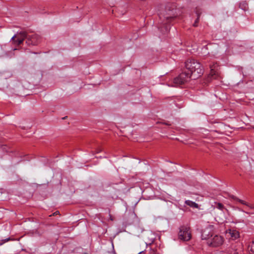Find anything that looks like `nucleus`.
I'll list each match as a JSON object with an SVG mask.
<instances>
[{
	"label": "nucleus",
	"instance_id": "2",
	"mask_svg": "<svg viewBox=\"0 0 254 254\" xmlns=\"http://www.w3.org/2000/svg\"><path fill=\"white\" fill-rule=\"evenodd\" d=\"M160 19L162 20L164 25L169 23L175 17L173 9L166 8L159 14Z\"/></svg>",
	"mask_w": 254,
	"mask_h": 254
},
{
	"label": "nucleus",
	"instance_id": "8",
	"mask_svg": "<svg viewBox=\"0 0 254 254\" xmlns=\"http://www.w3.org/2000/svg\"><path fill=\"white\" fill-rule=\"evenodd\" d=\"M226 234L228 236H230V238L235 240L239 237V233L235 230H229L226 232Z\"/></svg>",
	"mask_w": 254,
	"mask_h": 254
},
{
	"label": "nucleus",
	"instance_id": "4",
	"mask_svg": "<svg viewBox=\"0 0 254 254\" xmlns=\"http://www.w3.org/2000/svg\"><path fill=\"white\" fill-rule=\"evenodd\" d=\"M223 242V238L221 236L216 235L212 238L208 240L207 244L209 246L217 247L222 245Z\"/></svg>",
	"mask_w": 254,
	"mask_h": 254
},
{
	"label": "nucleus",
	"instance_id": "7",
	"mask_svg": "<svg viewBox=\"0 0 254 254\" xmlns=\"http://www.w3.org/2000/svg\"><path fill=\"white\" fill-rule=\"evenodd\" d=\"M40 38V36L37 34H33L28 38L26 43L29 45H36L38 43Z\"/></svg>",
	"mask_w": 254,
	"mask_h": 254
},
{
	"label": "nucleus",
	"instance_id": "6",
	"mask_svg": "<svg viewBox=\"0 0 254 254\" xmlns=\"http://www.w3.org/2000/svg\"><path fill=\"white\" fill-rule=\"evenodd\" d=\"M212 226H208L203 230L201 233V238L203 240H209L213 236Z\"/></svg>",
	"mask_w": 254,
	"mask_h": 254
},
{
	"label": "nucleus",
	"instance_id": "1",
	"mask_svg": "<svg viewBox=\"0 0 254 254\" xmlns=\"http://www.w3.org/2000/svg\"><path fill=\"white\" fill-rule=\"evenodd\" d=\"M187 72L181 73L174 79L173 84L171 86H177L185 83L189 79H195L203 73V68L200 64L194 59H189L185 63Z\"/></svg>",
	"mask_w": 254,
	"mask_h": 254
},
{
	"label": "nucleus",
	"instance_id": "3",
	"mask_svg": "<svg viewBox=\"0 0 254 254\" xmlns=\"http://www.w3.org/2000/svg\"><path fill=\"white\" fill-rule=\"evenodd\" d=\"M191 232L189 226H183L180 227L179 233V238L180 239L184 241H188L191 239Z\"/></svg>",
	"mask_w": 254,
	"mask_h": 254
},
{
	"label": "nucleus",
	"instance_id": "14",
	"mask_svg": "<svg viewBox=\"0 0 254 254\" xmlns=\"http://www.w3.org/2000/svg\"><path fill=\"white\" fill-rule=\"evenodd\" d=\"M10 240V238H6L5 239H3L1 240V242L0 243V246H1L4 243L9 241Z\"/></svg>",
	"mask_w": 254,
	"mask_h": 254
},
{
	"label": "nucleus",
	"instance_id": "10",
	"mask_svg": "<svg viewBox=\"0 0 254 254\" xmlns=\"http://www.w3.org/2000/svg\"><path fill=\"white\" fill-rule=\"evenodd\" d=\"M185 203L187 205H188L192 208H198V205L196 203H195L193 201H192L191 200H186L185 201Z\"/></svg>",
	"mask_w": 254,
	"mask_h": 254
},
{
	"label": "nucleus",
	"instance_id": "16",
	"mask_svg": "<svg viewBox=\"0 0 254 254\" xmlns=\"http://www.w3.org/2000/svg\"><path fill=\"white\" fill-rule=\"evenodd\" d=\"M169 30V27L167 26H165V31L163 32L164 33H166V32H168Z\"/></svg>",
	"mask_w": 254,
	"mask_h": 254
},
{
	"label": "nucleus",
	"instance_id": "13",
	"mask_svg": "<svg viewBox=\"0 0 254 254\" xmlns=\"http://www.w3.org/2000/svg\"><path fill=\"white\" fill-rule=\"evenodd\" d=\"M216 208L218 209L222 210L224 208V205L220 203H216Z\"/></svg>",
	"mask_w": 254,
	"mask_h": 254
},
{
	"label": "nucleus",
	"instance_id": "11",
	"mask_svg": "<svg viewBox=\"0 0 254 254\" xmlns=\"http://www.w3.org/2000/svg\"><path fill=\"white\" fill-rule=\"evenodd\" d=\"M248 251L250 254H254V240L249 245Z\"/></svg>",
	"mask_w": 254,
	"mask_h": 254
},
{
	"label": "nucleus",
	"instance_id": "15",
	"mask_svg": "<svg viewBox=\"0 0 254 254\" xmlns=\"http://www.w3.org/2000/svg\"><path fill=\"white\" fill-rule=\"evenodd\" d=\"M199 16L198 15L197 19L195 20L194 23H193V26H194L196 27V26H197V23H198V22L199 21Z\"/></svg>",
	"mask_w": 254,
	"mask_h": 254
},
{
	"label": "nucleus",
	"instance_id": "12",
	"mask_svg": "<svg viewBox=\"0 0 254 254\" xmlns=\"http://www.w3.org/2000/svg\"><path fill=\"white\" fill-rule=\"evenodd\" d=\"M232 198L235 200H237V201H238L239 202H240L241 203L244 204V205H245L248 207H250L251 208H253L252 206L250 204H249L248 203L246 202V201L243 200H241L240 199H239L235 196H232Z\"/></svg>",
	"mask_w": 254,
	"mask_h": 254
},
{
	"label": "nucleus",
	"instance_id": "5",
	"mask_svg": "<svg viewBox=\"0 0 254 254\" xmlns=\"http://www.w3.org/2000/svg\"><path fill=\"white\" fill-rule=\"evenodd\" d=\"M27 34L25 32H21L17 35H14L11 39L12 42L17 45L22 43L24 40L26 38Z\"/></svg>",
	"mask_w": 254,
	"mask_h": 254
},
{
	"label": "nucleus",
	"instance_id": "17",
	"mask_svg": "<svg viewBox=\"0 0 254 254\" xmlns=\"http://www.w3.org/2000/svg\"><path fill=\"white\" fill-rule=\"evenodd\" d=\"M234 254H238V252H235Z\"/></svg>",
	"mask_w": 254,
	"mask_h": 254
},
{
	"label": "nucleus",
	"instance_id": "9",
	"mask_svg": "<svg viewBox=\"0 0 254 254\" xmlns=\"http://www.w3.org/2000/svg\"><path fill=\"white\" fill-rule=\"evenodd\" d=\"M210 75L211 76H213L215 75L216 74H217V64H213V65L210 64Z\"/></svg>",
	"mask_w": 254,
	"mask_h": 254
}]
</instances>
